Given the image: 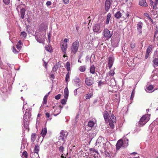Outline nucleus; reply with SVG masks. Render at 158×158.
Instances as JSON below:
<instances>
[{
  "mask_svg": "<svg viewBox=\"0 0 158 158\" xmlns=\"http://www.w3.org/2000/svg\"><path fill=\"white\" fill-rule=\"evenodd\" d=\"M140 130H141V129L140 128H137L134 130V133H136V132L138 133V132H139L140 131Z\"/></svg>",
  "mask_w": 158,
  "mask_h": 158,
  "instance_id": "bf43d9fd",
  "label": "nucleus"
},
{
  "mask_svg": "<svg viewBox=\"0 0 158 158\" xmlns=\"http://www.w3.org/2000/svg\"><path fill=\"white\" fill-rule=\"evenodd\" d=\"M85 82L88 86L91 87L94 84L95 81L93 77H87L85 79Z\"/></svg>",
  "mask_w": 158,
  "mask_h": 158,
  "instance_id": "20e7f679",
  "label": "nucleus"
},
{
  "mask_svg": "<svg viewBox=\"0 0 158 158\" xmlns=\"http://www.w3.org/2000/svg\"><path fill=\"white\" fill-rule=\"evenodd\" d=\"M20 13L21 15V17L22 19H23L26 11L25 9L23 7L21 8L20 7Z\"/></svg>",
  "mask_w": 158,
  "mask_h": 158,
  "instance_id": "f3484780",
  "label": "nucleus"
},
{
  "mask_svg": "<svg viewBox=\"0 0 158 158\" xmlns=\"http://www.w3.org/2000/svg\"><path fill=\"white\" fill-rule=\"evenodd\" d=\"M79 42L78 40L73 42L70 47L71 53L75 54L77 52L79 46Z\"/></svg>",
  "mask_w": 158,
  "mask_h": 158,
  "instance_id": "7ed1b4c3",
  "label": "nucleus"
},
{
  "mask_svg": "<svg viewBox=\"0 0 158 158\" xmlns=\"http://www.w3.org/2000/svg\"><path fill=\"white\" fill-rule=\"evenodd\" d=\"M86 69V66H80L79 68V70L81 72H84L85 71Z\"/></svg>",
  "mask_w": 158,
  "mask_h": 158,
  "instance_id": "7c9ffc66",
  "label": "nucleus"
},
{
  "mask_svg": "<svg viewBox=\"0 0 158 158\" xmlns=\"http://www.w3.org/2000/svg\"><path fill=\"white\" fill-rule=\"evenodd\" d=\"M153 88V86L152 85H149L145 89L147 93H151Z\"/></svg>",
  "mask_w": 158,
  "mask_h": 158,
  "instance_id": "4be33fe9",
  "label": "nucleus"
},
{
  "mask_svg": "<svg viewBox=\"0 0 158 158\" xmlns=\"http://www.w3.org/2000/svg\"><path fill=\"white\" fill-rule=\"evenodd\" d=\"M111 6V3L110 0H106L105 6V10L106 12H107L109 11Z\"/></svg>",
  "mask_w": 158,
  "mask_h": 158,
  "instance_id": "9d476101",
  "label": "nucleus"
},
{
  "mask_svg": "<svg viewBox=\"0 0 158 158\" xmlns=\"http://www.w3.org/2000/svg\"><path fill=\"white\" fill-rule=\"evenodd\" d=\"M73 82L75 86L80 87L81 86V80L78 76L75 77V78L73 80Z\"/></svg>",
  "mask_w": 158,
  "mask_h": 158,
  "instance_id": "1a4fd4ad",
  "label": "nucleus"
},
{
  "mask_svg": "<svg viewBox=\"0 0 158 158\" xmlns=\"http://www.w3.org/2000/svg\"><path fill=\"white\" fill-rule=\"evenodd\" d=\"M40 151V147L38 144H36L35 145V148L34 149V151L33 152H34L35 153L37 154L38 153V152Z\"/></svg>",
  "mask_w": 158,
  "mask_h": 158,
  "instance_id": "bb28decb",
  "label": "nucleus"
},
{
  "mask_svg": "<svg viewBox=\"0 0 158 158\" xmlns=\"http://www.w3.org/2000/svg\"><path fill=\"white\" fill-rule=\"evenodd\" d=\"M123 143L122 139L119 140L116 145V150H119L122 147H123Z\"/></svg>",
  "mask_w": 158,
  "mask_h": 158,
  "instance_id": "ddd939ff",
  "label": "nucleus"
},
{
  "mask_svg": "<svg viewBox=\"0 0 158 158\" xmlns=\"http://www.w3.org/2000/svg\"><path fill=\"white\" fill-rule=\"evenodd\" d=\"M67 44L66 43L65 44H63L61 46V49L64 53V55L66 54V51L67 49Z\"/></svg>",
  "mask_w": 158,
  "mask_h": 158,
  "instance_id": "6ab92c4d",
  "label": "nucleus"
},
{
  "mask_svg": "<svg viewBox=\"0 0 158 158\" xmlns=\"http://www.w3.org/2000/svg\"><path fill=\"white\" fill-rule=\"evenodd\" d=\"M95 67L94 64L90 66L89 68V72L92 74H94L95 73Z\"/></svg>",
  "mask_w": 158,
  "mask_h": 158,
  "instance_id": "b1692460",
  "label": "nucleus"
},
{
  "mask_svg": "<svg viewBox=\"0 0 158 158\" xmlns=\"http://www.w3.org/2000/svg\"><path fill=\"white\" fill-rule=\"evenodd\" d=\"M2 86L0 87V89L1 91L2 92L4 93V92H6V86L3 85V84H2Z\"/></svg>",
  "mask_w": 158,
  "mask_h": 158,
  "instance_id": "473e14b6",
  "label": "nucleus"
},
{
  "mask_svg": "<svg viewBox=\"0 0 158 158\" xmlns=\"http://www.w3.org/2000/svg\"><path fill=\"white\" fill-rule=\"evenodd\" d=\"M30 156L31 158H40L39 154H36L34 152H31Z\"/></svg>",
  "mask_w": 158,
  "mask_h": 158,
  "instance_id": "aec40b11",
  "label": "nucleus"
},
{
  "mask_svg": "<svg viewBox=\"0 0 158 158\" xmlns=\"http://www.w3.org/2000/svg\"><path fill=\"white\" fill-rule=\"evenodd\" d=\"M47 29V26L45 24L42 25L40 28V31H43Z\"/></svg>",
  "mask_w": 158,
  "mask_h": 158,
  "instance_id": "c85d7f7f",
  "label": "nucleus"
},
{
  "mask_svg": "<svg viewBox=\"0 0 158 158\" xmlns=\"http://www.w3.org/2000/svg\"><path fill=\"white\" fill-rule=\"evenodd\" d=\"M30 111V109H26V111L23 117V125L24 128L26 130L29 127V123L28 122V119L31 116Z\"/></svg>",
  "mask_w": 158,
  "mask_h": 158,
  "instance_id": "f257e3e1",
  "label": "nucleus"
},
{
  "mask_svg": "<svg viewBox=\"0 0 158 158\" xmlns=\"http://www.w3.org/2000/svg\"><path fill=\"white\" fill-rule=\"evenodd\" d=\"M110 120H109V121L112 122L113 123H115L116 122V118L115 116H114L113 114H111L110 116Z\"/></svg>",
  "mask_w": 158,
  "mask_h": 158,
  "instance_id": "393cba45",
  "label": "nucleus"
},
{
  "mask_svg": "<svg viewBox=\"0 0 158 158\" xmlns=\"http://www.w3.org/2000/svg\"><path fill=\"white\" fill-rule=\"evenodd\" d=\"M139 5L142 7H147L148 6L146 0H139Z\"/></svg>",
  "mask_w": 158,
  "mask_h": 158,
  "instance_id": "4468645a",
  "label": "nucleus"
},
{
  "mask_svg": "<svg viewBox=\"0 0 158 158\" xmlns=\"http://www.w3.org/2000/svg\"><path fill=\"white\" fill-rule=\"evenodd\" d=\"M26 139L24 138H23L22 140V144L21 149L22 150L24 149L25 148L26 143Z\"/></svg>",
  "mask_w": 158,
  "mask_h": 158,
  "instance_id": "5701e85b",
  "label": "nucleus"
},
{
  "mask_svg": "<svg viewBox=\"0 0 158 158\" xmlns=\"http://www.w3.org/2000/svg\"><path fill=\"white\" fill-rule=\"evenodd\" d=\"M91 57L90 58L89 56V55H87L85 57V60L86 62L88 61L89 60H90V62H91Z\"/></svg>",
  "mask_w": 158,
  "mask_h": 158,
  "instance_id": "864d4df0",
  "label": "nucleus"
},
{
  "mask_svg": "<svg viewBox=\"0 0 158 158\" xmlns=\"http://www.w3.org/2000/svg\"><path fill=\"white\" fill-rule=\"evenodd\" d=\"M114 16L116 19H118L121 17L122 14L120 11H118L114 14Z\"/></svg>",
  "mask_w": 158,
  "mask_h": 158,
  "instance_id": "a878e982",
  "label": "nucleus"
},
{
  "mask_svg": "<svg viewBox=\"0 0 158 158\" xmlns=\"http://www.w3.org/2000/svg\"><path fill=\"white\" fill-rule=\"evenodd\" d=\"M114 123H113L112 122H110V121H109V124L111 129H113L114 128Z\"/></svg>",
  "mask_w": 158,
  "mask_h": 158,
  "instance_id": "79ce46f5",
  "label": "nucleus"
},
{
  "mask_svg": "<svg viewBox=\"0 0 158 158\" xmlns=\"http://www.w3.org/2000/svg\"><path fill=\"white\" fill-rule=\"evenodd\" d=\"M60 65L59 62L57 63L54 66L53 70L54 71H56L58 69L59 66Z\"/></svg>",
  "mask_w": 158,
  "mask_h": 158,
  "instance_id": "c9c22d12",
  "label": "nucleus"
},
{
  "mask_svg": "<svg viewBox=\"0 0 158 158\" xmlns=\"http://www.w3.org/2000/svg\"><path fill=\"white\" fill-rule=\"evenodd\" d=\"M12 51L15 53H18L19 52V51H17L14 47H13Z\"/></svg>",
  "mask_w": 158,
  "mask_h": 158,
  "instance_id": "5fc2aeb1",
  "label": "nucleus"
},
{
  "mask_svg": "<svg viewBox=\"0 0 158 158\" xmlns=\"http://www.w3.org/2000/svg\"><path fill=\"white\" fill-rule=\"evenodd\" d=\"M79 88H77V89H75V90H74V95L76 96V95L77 94V89Z\"/></svg>",
  "mask_w": 158,
  "mask_h": 158,
  "instance_id": "0e129e2a",
  "label": "nucleus"
},
{
  "mask_svg": "<svg viewBox=\"0 0 158 158\" xmlns=\"http://www.w3.org/2000/svg\"><path fill=\"white\" fill-rule=\"evenodd\" d=\"M64 147L62 146H61L59 147V150L60 152L63 153L64 151Z\"/></svg>",
  "mask_w": 158,
  "mask_h": 158,
  "instance_id": "a18cd8bd",
  "label": "nucleus"
},
{
  "mask_svg": "<svg viewBox=\"0 0 158 158\" xmlns=\"http://www.w3.org/2000/svg\"><path fill=\"white\" fill-rule=\"evenodd\" d=\"M21 35L22 36L25 37L27 36V34L24 31H23L21 32Z\"/></svg>",
  "mask_w": 158,
  "mask_h": 158,
  "instance_id": "8fccbe9b",
  "label": "nucleus"
},
{
  "mask_svg": "<svg viewBox=\"0 0 158 158\" xmlns=\"http://www.w3.org/2000/svg\"><path fill=\"white\" fill-rule=\"evenodd\" d=\"M36 138V134L32 133L31 135V142H33Z\"/></svg>",
  "mask_w": 158,
  "mask_h": 158,
  "instance_id": "2f4dec72",
  "label": "nucleus"
},
{
  "mask_svg": "<svg viewBox=\"0 0 158 158\" xmlns=\"http://www.w3.org/2000/svg\"><path fill=\"white\" fill-rule=\"evenodd\" d=\"M135 94V89H134L131 92V97H130V99L131 100L133 99L134 97Z\"/></svg>",
  "mask_w": 158,
  "mask_h": 158,
  "instance_id": "ea45409f",
  "label": "nucleus"
},
{
  "mask_svg": "<svg viewBox=\"0 0 158 158\" xmlns=\"http://www.w3.org/2000/svg\"><path fill=\"white\" fill-rule=\"evenodd\" d=\"M35 38L37 42L40 43H42V41L37 35L35 36Z\"/></svg>",
  "mask_w": 158,
  "mask_h": 158,
  "instance_id": "3c124183",
  "label": "nucleus"
},
{
  "mask_svg": "<svg viewBox=\"0 0 158 158\" xmlns=\"http://www.w3.org/2000/svg\"><path fill=\"white\" fill-rule=\"evenodd\" d=\"M69 90L67 87H66L64 90V98L67 100L69 96Z\"/></svg>",
  "mask_w": 158,
  "mask_h": 158,
  "instance_id": "dca6fc26",
  "label": "nucleus"
},
{
  "mask_svg": "<svg viewBox=\"0 0 158 158\" xmlns=\"http://www.w3.org/2000/svg\"><path fill=\"white\" fill-rule=\"evenodd\" d=\"M3 2L6 5H8L10 3V0H3Z\"/></svg>",
  "mask_w": 158,
  "mask_h": 158,
  "instance_id": "6e6d98bb",
  "label": "nucleus"
},
{
  "mask_svg": "<svg viewBox=\"0 0 158 158\" xmlns=\"http://www.w3.org/2000/svg\"><path fill=\"white\" fill-rule=\"evenodd\" d=\"M22 45V41L21 40H19L16 45V46L18 49H19L21 48Z\"/></svg>",
  "mask_w": 158,
  "mask_h": 158,
  "instance_id": "c756f323",
  "label": "nucleus"
},
{
  "mask_svg": "<svg viewBox=\"0 0 158 158\" xmlns=\"http://www.w3.org/2000/svg\"><path fill=\"white\" fill-rule=\"evenodd\" d=\"M67 101V100H66L65 99H63L61 100V103L63 105H64L66 104V102Z\"/></svg>",
  "mask_w": 158,
  "mask_h": 158,
  "instance_id": "49530a36",
  "label": "nucleus"
},
{
  "mask_svg": "<svg viewBox=\"0 0 158 158\" xmlns=\"http://www.w3.org/2000/svg\"><path fill=\"white\" fill-rule=\"evenodd\" d=\"M52 4V2L50 1H47L46 3V5L47 6H49Z\"/></svg>",
  "mask_w": 158,
  "mask_h": 158,
  "instance_id": "052dcab7",
  "label": "nucleus"
},
{
  "mask_svg": "<svg viewBox=\"0 0 158 158\" xmlns=\"http://www.w3.org/2000/svg\"><path fill=\"white\" fill-rule=\"evenodd\" d=\"M22 155L24 156L25 157L27 158V152L25 151H24L22 153Z\"/></svg>",
  "mask_w": 158,
  "mask_h": 158,
  "instance_id": "09e8293b",
  "label": "nucleus"
},
{
  "mask_svg": "<svg viewBox=\"0 0 158 158\" xmlns=\"http://www.w3.org/2000/svg\"><path fill=\"white\" fill-rule=\"evenodd\" d=\"M66 69L67 70V71H70L71 70V69L70 67V63L69 62H67L66 63Z\"/></svg>",
  "mask_w": 158,
  "mask_h": 158,
  "instance_id": "72a5a7b5",
  "label": "nucleus"
},
{
  "mask_svg": "<svg viewBox=\"0 0 158 158\" xmlns=\"http://www.w3.org/2000/svg\"><path fill=\"white\" fill-rule=\"evenodd\" d=\"M47 98H48L47 95H45L44 96L43 98V102H42V104H43V105H44V104H45L47 103Z\"/></svg>",
  "mask_w": 158,
  "mask_h": 158,
  "instance_id": "58836bf2",
  "label": "nucleus"
},
{
  "mask_svg": "<svg viewBox=\"0 0 158 158\" xmlns=\"http://www.w3.org/2000/svg\"><path fill=\"white\" fill-rule=\"evenodd\" d=\"M64 2V3L65 4H68L69 2V0H63Z\"/></svg>",
  "mask_w": 158,
  "mask_h": 158,
  "instance_id": "e2e57ef3",
  "label": "nucleus"
},
{
  "mask_svg": "<svg viewBox=\"0 0 158 158\" xmlns=\"http://www.w3.org/2000/svg\"><path fill=\"white\" fill-rule=\"evenodd\" d=\"M123 143V148H125L128 146V139L125 138L123 139H122Z\"/></svg>",
  "mask_w": 158,
  "mask_h": 158,
  "instance_id": "2eb2a0df",
  "label": "nucleus"
},
{
  "mask_svg": "<svg viewBox=\"0 0 158 158\" xmlns=\"http://www.w3.org/2000/svg\"><path fill=\"white\" fill-rule=\"evenodd\" d=\"M47 133V128L45 127L44 128H43L42 129L41 134V135L43 138L45 136Z\"/></svg>",
  "mask_w": 158,
  "mask_h": 158,
  "instance_id": "a211bd4d",
  "label": "nucleus"
},
{
  "mask_svg": "<svg viewBox=\"0 0 158 158\" xmlns=\"http://www.w3.org/2000/svg\"><path fill=\"white\" fill-rule=\"evenodd\" d=\"M130 47L131 48H135V44L134 42L132 41L130 44Z\"/></svg>",
  "mask_w": 158,
  "mask_h": 158,
  "instance_id": "37998d69",
  "label": "nucleus"
},
{
  "mask_svg": "<svg viewBox=\"0 0 158 158\" xmlns=\"http://www.w3.org/2000/svg\"><path fill=\"white\" fill-rule=\"evenodd\" d=\"M96 135L95 133H92L89 134V141L90 142L96 136Z\"/></svg>",
  "mask_w": 158,
  "mask_h": 158,
  "instance_id": "cd10ccee",
  "label": "nucleus"
},
{
  "mask_svg": "<svg viewBox=\"0 0 158 158\" xmlns=\"http://www.w3.org/2000/svg\"><path fill=\"white\" fill-rule=\"evenodd\" d=\"M158 27H156V30L155 31V34H154V36H155L156 35L158 34Z\"/></svg>",
  "mask_w": 158,
  "mask_h": 158,
  "instance_id": "338daca9",
  "label": "nucleus"
},
{
  "mask_svg": "<svg viewBox=\"0 0 158 158\" xmlns=\"http://www.w3.org/2000/svg\"><path fill=\"white\" fill-rule=\"evenodd\" d=\"M108 74L111 76H113L114 74V71L112 70H111L108 73Z\"/></svg>",
  "mask_w": 158,
  "mask_h": 158,
  "instance_id": "de8ad7c7",
  "label": "nucleus"
},
{
  "mask_svg": "<svg viewBox=\"0 0 158 158\" xmlns=\"http://www.w3.org/2000/svg\"><path fill=\"white\" fill-rule=\"evenodd\" d=\"M105 156L106 157H111V155H110V154L108 152H106L105 153Z\"/></svg>",
  "mask_w": 158,
  "mask_h": 158,
  "instance_id": "13d9d810",
  "label": "nucleus"
},
{
  "mask_svg": "<svg viewBox=\"0 0 158 158\" xmlns=\"http://www.w3.org/2000/svg\"><path fill=\"white\" fill-rule=\"evenodd\" d=\"M61 94H59L55 96V98L56 100H59L60 98Z\"/></svg>",
  "mask_w": 158,
  "mask_h": 158,
  "instance_id": "603ef678",
  "label": "nucleus"
},
{
  "mask_svg": "<svg viewBox=\"0 0 158 158\" xmlns=\"http://www.w3.org/2000/svg\"><path fill=\"white\" fill-rule=\"evenodd\" d=\"M45 115L47 118H49L50 117V114L47 112L45 113Z\"/></svg>",
  "mask_w": 158,
  "mask_h": 158,
  "instance_id": "69168bd1",
  "label": "nucleus"
},
{
  "mask_svg": "<svg viewBox=\"0 0 158 158\" xmlns=\"http://www.w3.org/2000/svg\"><path fill=\"white\" fill-rule=\"evenodd\" d=\"M103 117L106 121L109 120V114L107 111L105 110L103 112Z\"/></svg>",
  "mask_w": 158,
  "mask_h": 158,
  "instance_id": "412c9836",
  "label": "nucleus"
},
{
  "mask_svg": "<svg viewBox=\"0 0 158 158\" xmlns=\"http://www.w3.org/2000/svg\"><path fill=\"white\" fill-rule=\"evenodd\" d=\"M114 58L113 57H109L108 61V67L109 69H110L113 64Z\"/></svg>",
  "mask_w": 158,
  "mask_h": 158,
  "instance_id": "9b49d317",
  "label": "nucleus"
},
{
  "mask_svg": "<svg viewBox=\"0 0 158 158\" xmlns=\"http://www.w3.org/2000/svg\"><path fill=\"white\" fill-rule=\"evenodd\" d=\"M152 49V45H150L148 47L147 50L146 52V54L145 55V58L147 59L149 55V54L151 52Z\"/></svg>",
  "mask_w": 158,
  "mask_h": 158,
  "instance_id": "f8f14e48",
  "label": "nucleus"
},
{
  "mask_svg": "<svg viewBox=\"0 0 158 158\" xmlns=\"http://www.w3.org/2000/svg\"><path fill=\"white\" fill-rule=\"evenodd\" d=\"M70 78V76H69V72H68L67 73L66 76H65V81L67 82L68 81L69 79Z\"/></svg>",
  "mask_w": 158,
  "mask_h": 158,
  "instance_id": "a19ab883",
  "label": "nucleus"
},
{
  "mask_svg": "<svg viewBox=\"0 0 158 158\" xmlns=\"http://www.w3.org/2000/svg\"><path fill=\"white\" fill-rule=\"evenodd\" d=\"M106 132L109 134H111L113 133V130H112V129H111V128L107 129L106 131Z\"/></svg>",
  "mask_w": 158,
  "mask_h": 158,
  "instance_id": "c03bdc74",
  "label": "nucleus"
},
{
  "mask_svg": "<svg viewBox=\"0 0 158 158\" xmlns=\"http://www.w3.org/2000/svg\"><path fill=\"white\" fill-rule=\"evenodd\" d=\"M138 32L140 35H141L142 33V28H137Z\"/></svg>",
  "mask_w": 158,
  "mask_h": 158,
  "instance_id": "4d7b16f0",
  "label": "nucleus"
},
{
  "mask_svg": "<svg viewBox=\"0 0 158 158\" xmlns=\"http://www.w3.org/2000/svg\"><path fill=\"white\" fill-rule=\"evenodd\" d=\"M150 114H147L143 115L140 118L138 124L139 126L140 127L144 125L149 119Z\"/></svg>",
  "mask_w": 158,
  "mask_h": 158,
  "instance_id": "f03ea898",
  "label": "nucleus"
},
{
  "mask_svg": "<svg viewBox=\"0 0 158 158\" xmlns=\"http://www.w3.org/2000/svg\"><path fill=\"white\" fill-rule=\"evenodd\" d=\"M68 136V133L66 131L64 130H61L60 133V135L59 137V140L61 141H63L64 143L65 142L64 139Z\"/></svg>",
  "mask_w": 158,
  "mask_h": 158,
  "instance_id": "39448f33",
  "label": "nucleus"
},
{
  "mask_svg": "<svg viewBox=\"0 0 158 158\" xmlns=\"http://www.w3.org/2000/svg\"><path fill=\"white\" fill-rule=\"evenodd\" d=\"M143 26V23L141 22H139L137 25V28H142Z\"/></svg>",
  "mask_w": 158,
  "mask_h": 158,
  "instance_id": "f704fd0d",
  "label": "nucleus"
},
{
  "mask_svg": "<svg viewBox=\"0 0 158 158\" xmlns=\"http://www.w3.org/2000/svg\"><path fill=\"white\" fill-rule=\"evenodd\" d=\"M157 52L155 51L154 53L153 60L152 62L153 63V67L156 68V67H158V55H157Z\"/></svg>",
  "mask_w": 158,
  "mask_h": 158,
  "instance_id": "423d86ee",
  "label": "nucleus"
},
{
  "mask_svg": "<svg viewBox=\"0 0 158 158\" xmlns=\"http://www.w3.org/2000/svg\"><path fill=\"white\" fill-rule=\"evenodd\" d=\"M94 124V122L93 121H90L88 123V126L90 127H93Z\"/></svg>",
  "mask_w": 158,
  "mask_h": 158,
  "instance_id": "4c0bfd02",
  "label": "nucleus"
},
{
  "mask_svg": "<svg viewBox=\"0 0 158 158\" xmlns=\"http://www.w3.org/2000/svg\"><path fill=\"white\" fill-rule=\"evenodd\" d=\"M90 151H92L93 152H95L96 153L98 154V152L97 150L95 149H94L91 148L90 149Z\"/></svg>",
  "mask_w": 158,
  "mask_h": 158,
  "instance_id": "680f3d73",
  "label": "nucleus"
},
{
  "mask_svg": "<svg viewBox=\"0 0 158 158\" xmlns=\"http://www.w3.org/2000/svg\"><path fill=\"white\" fill-rule=\"evenodd\" d=\"M93 30L94 32L99 33L102 31L101 29L100 25L99 23L95 24L93 27Z\"/></svg>",
  "mask_w": 158,
  "mask_h": 158,
  "instance_id": "6e6552de",
  "label": "nucleus"
},
{
  "mask_svg": "<svg viewBox=\"0 0 158 158\" xmlns=\"http://www.w3.org/2000/svg\"><path fill=\"white\" fill-rule=\"evenodd\" d=\"M93 95L92 93H88L85 95V98L87 99L90 98Z\"/></svg>",
  "mask_w": 158,
  "mask_h": 158,
  "instance_id": "e433bc0d",
  "label": "nucleus"
},
{
  "mask_svg": "<svg viewBox=\"0 0 158 158\" xmlns=\"http://www.w3.org/2000/svg\"><path fill=\"white\" fill-rule=\"evenodd\" d=\"M112 35V33H110V31L107 28L104 29L103 31V35L107 39L110 38Z\"/></svg>",
  "mask_w": 158,
  "mask_h": 158,
  "instance_id": "0eeeda50",
  "label": "nucleus"
},
{
  "mask_svg": "<svg viewBox=\"0 0 158 158\" xmlns=\"http://www.w3.org/2000/svg\"><path fill=\"white\" fill-rule=\"evenodd\" d=\"M102 84H103V82L101 81H98V87L101 86Z\"/></svg>",
  "mask_w": 158,
  "mask_h": 158,
  "instance_id": "774afa93",
  "label": "nucleus"
}]
</instances>
